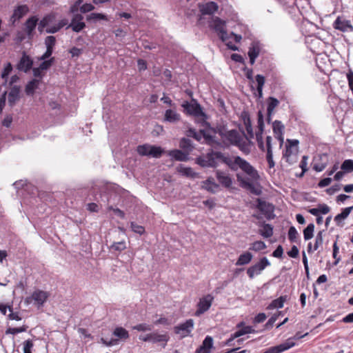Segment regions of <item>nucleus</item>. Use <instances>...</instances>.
Returning a JSON list of instances; mask_svg holds the SVG:
<instances>
[{"instance_id": "obj_1", "label": "nucleus", "mask_w": 353, "mask_h": 353, "mask_svg": "<svg viewBox=\"0 0 353 353\" xmlns=\"http://www.w3.org/2000/svg\"><path fill=\"white\" fill-rule=\"evenodd\" d=\"M205 157L206 165H208L210 168H216L219 163L221 162L227 165L232 170L236 171L240 168L253 180H256L259 177L256 170L249 162L239 156L230 157L221 152L212 151L208 152Z\"/></svg>"}, {"instance_id": "obj_2", "label": "nucleus", "mask_w": 353, "mask_h": 353, "mask_svg": "<svg viewBox=\"0 0 353 353\" xmlns=\"http://www.w3.org/2000/svg\"><path fill=\"white\" fill-rule=\"evenodd\" d=\"M187 136L192 137L198 141L204 139L205 143L214 148L223 147V144L216 139L215 136L211 134L210 131L201 130L199 132H196L194 129L190 128L187 131Z\"/></svg>"}, {"instance_id": "obj_3", "label": "nucleus", "mask_w": 353, "mask_h": 353, "mask_svg": "<svg viewBox=\"0 0 353 353\" xmlns=\"http://www.w3.org/2000/svg\"><path fill=\"white\" fill-rule=\"evenodd\" d=\"M210 27L214 30L222 41H226L229 39V34L226 31L225 21L220 18L212 17L210 23Z\"/></svg>"}, {"instance_id": "obj_4", "label": "nucleus", "mask_w": 353, "mask_h": 353, "mask_svg": "<svg viewBox=\"0 0 353 353\" xmlns=\"http://www.w3.org/2000/svg\"><path fill=\"white\" fill-rule=\"evenodd\" d=\"M270 265V262L266 257L261 258L259 261L254 265L250 266L247 270V274L250 279L255 276L261 274L265 268Z\"/></svg>"}, {"instance_id": "obj_5", "label": "nucleus", "mask_w": 353, "mask_h": 353, "mask_svg": "<svg viewBox=\"0 0 353 353\" xmlns=\"http://www.w3.org/2000/svg\"><path fill=\"white\" fill-rule=\"evenodd\" d=\"M48 296L49 294L47 292L37 290L32 294L30 296H28L25 299V303L26 304H30L32 301H34V304L40 307L43 305Z\"/></svg>"}, {"instance_id": "obj_6", "label": "nucleus", "mask_w": 353, "mask_h": 353, "mask_svg": "<svg viewBox=\"0 0 353 353\" xmlns=\"http://www.w3.org/2000/svg\"><path fill=\"white\" fill-rule=\"evenodd\" d=\"M214 301V296L212 294H207L199 299L197 303V310L195 315L199 316L207 312L211 307Z\"/></svg>"}, {"instance_id": "obj_7", "label": "nucleus", "mask_w": 353, "mask_h": 353, "mask_svg": "<svg viewBox=\"0 0 353 353\" xmlns=\"http://www.w3.org/2000/svg\"><path fill=\"white\" fill-rule=\"evenodd\" d=\"M194 321L188 319L185 322L181 323L174 327V333L179 335L183 339L190 334L194 329Z\"/></svg>"}, {"instance_id": "obj_8", "label": "nucleus", "mask_w": 353, "mask_h": 353, "mask_svg": "<svg viewBox=\"0 0 353 353\" xmlns=\"http://www.w3.org/2000/svg\"><path fill=\"white\" fill-rule=\"evenodd\" d=\"M187 112L197 118L201 119L202 121H205L206 119V114L203 112L202 108L199 104L197 103H188L184 104L183 105Z\"/></svg>"}, {"instance_id": "obj_9", "label": "nucleus", "mask_w": 353, "mask_h": 353, "mask_svg": "<svg viewBox=\"0 0 353 353\" xmlns=\"http://www.w3.org/2000/svg\"><path fill=\"white\" fill-rule=\"evenodd\" d=\"M56 21V14L54 13H50L49 14H47L45 16L39 23L38 26V30L39 32H43V29L46 28V32H47V30L55 26L57 24L55 23Z\"/></svg>"}, {"instance_id": "obj_10", "label": "nucleus", "mask_w": 353, "mask_h": 353, "mask_svg": "<svg viewBox=\"0 0 353 353\" xmlns=\"http://www.w3.org/2000/svg\"><path fill=\"white\" fill-rule=\"evenodd\" d=\"M83 17L80 14H74L72 18L70 23L67 28H72L75 32H79L85 28V23L83 21Z\"/></svg>"}, {"instance_id": "obj_11", "label": "nucleus", "mask_w": 353, "mask_h": 353, "mask_svg": "<svg viewBox=\"0 0 353 353\" xmlns=\"http://www.w3.org/2000/svg\"><path fill=\"white\" fill-rule=\"evenodd\" d=\"M219 134L222 138L226 139L230 144L234 145L239 144V141H242L239 133L234 130H229L225 132L220 130H219Z\"/></svg>"}, {"instance_id": "obj_12", "label": "nucleus", "mask_w": 353, "mask_h": 353, "mask_svg": "<svg viewBox=\"0 0 353 353\" xmlns=\"http://www.w3.org/2000/svg\"><path fill=\"white\" fill-rule=\"evenodd\" d=\"M333 26L335 29L341 32H349L353 30V26L350 21L343 17H338L334 22Z\"/></svg>"}, {"instance_id": "obj_13", "label": "nucleus", "mask_w": 353, "mask_h": 353, "mask_svg": "<svg viewBox=\"0 0 353 353\" xmlns=\"http://www.w3.org/2000/svg\"><path fill=\"white\" fill-rule=\"evenodd\" d=\"M256 208L265 215L268 219L272 218L274 206L272 204L259 199L257 200Z\"/></svg>"}, {"instance_id": "obj_14", "label": "nucleus", "mask_w": 353, "mask_h": 353, "mask_svg": "<svg viewBox=\"0 0 353 353\" xmlns=\"http://www.w3.org/2000/svg\"><path fill=\"white\" fill-rule=\"evenodd\" d=\"M258 125H259V132L256 133V139L257 142L258 147L262 151L265 150V144L263 141V132L264 128L263 115L261 112L259 113L258 118Z\"/></svg>"}, {"instance_id": "obj_15", "label": "nucleus", "mask_w": 353, "mask_h": 353, "mask_svg": "<svg viewBox=\"0 0 353 353\" xmlns=\"http://www.w3.org/2000/svg\"><path fill=\"white\" fill-rule=\"evenodd\" d=\"M216 176L219 183L225 188H229L232 185V179L229 174L221 170L216 171Z\"/></svg>"}, {"instance_id": "obj_16", "label": "nucleus", "mask_w": 353, "mask_h": 353, "mask_svg": "<svg viewBox=\"0 0 353 353\" xmlns=\"http://www.w3.org/2000/svg\"><path fill=\"white\" fill-rule=\"evenodd\" d=\"M272 141V138L270 136H267V137L265 139V147L266 152H267L266 160L268 161V166L270 168H273L275 165V163L273 160Z\"/></svg>"}, {"instance_id": "obj_17", "label": "nucleus", "mask_w": 353, "mask_h": 353, "mask_svg": "<svg viewBox=\"0 0 353 353\" xmlns=\"http://www.w3.org/2000/svg\"><path fill=\"white\" fill-rule=\"evenodd\" d=\"M28 7L26 5H21L17 7L10 17L12 24H14L17 21L22 18L28 12Z\"/></svg>"}, {"instance_id": "obj_18", "label": "nucleus", "mask_w": 353, "mask_h": 353, "mask_svg": "<svg viewBox=\"0 0 353 353\" xmlns=\"http://www.w3.org/2000/svg\"><path fill=\"white\" fill-rule=\"evenodd\" d=\"M32 59L24 52L17 64V69L26 72L32 68Z\"/></svg>"}, {"instance_id": "obj_19", "label": "nucleus", "mask_w": 353, "mask_h": 353, "mask_svg": "<svg viewBox=\"0 0 353 353\" xmlns=\"http://www.w3.org/2000/svg\"><path fill=\"white\" fill-rule=\"evenodd\" d=\"M273 132L275 137L279 139L281 142V144L283 142V131H284V125L280 121H274L272 123Z\"/></svg>"}, {"instance_id": "obj_20", "label": "nucleus", "mask_w": 353, "mask_h": 353, "mask_svg": "<svg viewBox=\"0 0 353 353\" xmlns=\"http://www.w3.org/2000/svg\"><path fill=\"white\" fill-rule=\"evenodd\" d=\"M202 14H212L217 11L219 6L216 3L210 1L199 6Z\"/></svg>"}, {"instance_id": "obj_21", "label": "nucleus", "mask_w": 353, "mask_h": 353, "mask_svg": "<svg viewBox=\"0 0 353 353\" xmlns=\"http://www.w3.org/2000/svg\"><path fill=\"white\" fill-rule=\"evenodd\" d=\"M261 47L258 43H252L251 44L248 52L251 65L254 63L256 59L259 55Z\"/></svg>"}, {"instance_id": "obj_22", "label": "nucleus", "mask_w": 353, "mask_h": 353, "mask_svg": "<svg viewBox=\"0 0 353 353\" xmlns=\"http://www.w3.org/2000/svg\"><path fill=\"white\" fill-rule=\"evenodd\" d=\"M168 155L172 159L179 161H187L189 160L188 152H185L180 150H170Z\"/></svg>"}, {"instance_id": "obj_23", "label": "nucleus", "mask_w": 353, "mask_h": 353, "mask_svg": "<svg viewBox=\"0 0 353 353\" xmlns=\"http://www.w3.org/2000/svg\"><path fill=\"white\" fill-rule=\"evenodd\" d=\"M213 345V339L207 336L203 341L202 345L196 350V353H210Z\"/></svg>"}, {"instance_id": "obj_24", "label": "nucleus", "mask_w": 353, "mask_h": 353, "mask_svg": "<svg viewBox=\"0 0 353 353\" xmlns=\"http://www.w3.org/2000/svg\"><path fill=\"white\" fill-rule=\"evenodd\" d=\"M38 18L35 16L30 17L25 23V31L27 35L30 37L38 23Z\"/></svg>"}, {"instance_id": "obj_25", "label": "nucleus", "mask_w": 353, "mask_h": 353, "mask_svg": "<svg viewBox=\"0 0 353 353\" xmlns=\"http://www.w3.org/2000/svg\"><path fill=\"white\" fill-rule=\"evenodd\" d=\"M170 337L167 333L164 334H159L157 332L152 333V341L151 342L153 343H162V347H165L168 341H169Z\"/></svg>"}, {"instance_id": "obj_26", "label": "nucleus", "mask_w": 353, "mask_h": 353, "mask_svg": "<svg viewBox=\"0 0 353 353\" xmlns=\"http://www.w3.org/2000/svg\"><path fill=\"white\" fill-rule=\"evenodd\" d=\"M328 163V156L326 154H323L319 156V162L315 161L313 169L316 172L323 171Z\"/></svg>"}, {"instance_id": "obj_27", "label": "nucleus", "mask_w": 353, "mask_h": 353, "mask_svg": "<svg viewBox=\"0 0 353 353\" xmlns=\"http://www.w3.org/2000/svg\"><path fill=\"white\" fill-rule=\"evenodd\" d=\"M20 88L17 85H14L11 88L10 91L8 94V103L12 106L19 99Z\"/></svg>"}, {"instance_id": "obj_28", "label": "nucleus", "mask_w": 353, "mask_h": 353, "mask_svg": "<svg viewBox=\"0 0 353 353\" xmlns=\"http://www.w3.org/2000/svg\"><path fill=\"white\" fill-rule=\"evenodd\" d=\"M261 229L259 230V234L265 239L270 238L273 234V227L265 223H261L259 224Z\"/></svg>"}, {"instance_id": "obj_29", "label": "nucleus", "mask_w": 353, "mask_h": 353, "mask_svg": "<svg viewBox=\"0 0 353 353\" xmlns=\"http://www.w3.org/2000/svg\"><path fill=\"white\" fill-rule=\"evenodd\" d=\"M181 119V116L175 110L168 109L165 112L164 120L170 123H176Z\"/></svg>"}, {"instance_id": "obj_30", "label": "nucleus", "mask_w": 353, "mask_h": 353, "mask_svg": "<svg viewBox=\"0 0 353 353\" xmlns=\"http://www.w3.org/2000/svg\"><path fill=\"white\" fill-rule=\"evenodd\" d=\"M279 104V101L277 99L270 97L268 99V108H267V112H268V121L271 119V114L274 112L276 107L278 106Z\"/></svg>"}, {"instance_id": "obj_31", "label": "nucleus", "mask_w": 353, "mask_h": 353, "mask_svg": "<svg viewBox=\"0 0 353 353\" xmlns=\"http://www.w3.org/2000/svg\"><path fill=\"white\" fill-rule=\"evenodd\" d=\"M202 188L210 192L214 193L219 188V185L214 181L212 178H208L203 182Z\"/></svg>"}, {"instance_id": "obj_32", "label": "nucleus", "mask_w": 353, "mask_h": 353, "mask_svg": "<svg viewBox=\"0 0 353 353\" xmlns=\"http://www.w3.org/2000/svg\"><path fill=\"white\" fill-rule=\"evenodd\" d=\"M112 334L114 336H116L117 337L116 339H118L119 341V340L125 341V340L128 339L130 336L128 332L125 328H123L122 327H116L114 330Z\"/></svg>"}, {"instance_id": "obj_33", "label": "nucleus", "mask_w": 353, "mask_h": 353, "mask_svg": "<svg viewBox=\"0 0 353 353\" xmlns=\"http://www.w3.org/2000/svg\"><path fill=\"white\" fill-rule=\"evenodd\" d=\"M252 257H253V255L250 252H245L241 254L239 256V258L236 262V265H247L252 261Z\"/></svg>"}, {"instance_id": "obj_34", "label": "nucleus", "mask_w": 353, "mask_h": 353, "mask_svg": "<svg viewBox=\"0 0 353 353\" xmlns=\"http://www.w3.org/2000/svg\"><path fill=\"white\" fill-rule=\"evenodd\" d=\"M352 210H353V206L345 208L343 210L341 213L338 214L334 217V221L336 223V225L339 226L341 225V222L343 220L345 219L349 216V214H350V212H352Z\"/></svg>"}, {"instance_id": "obj_35", "label": "nucleus", "mask_w": 353, "mask_h": 353, "mask_svg": "<svg viewBox=\"0 0 353 353\" xmlns=\"http://www.w3.org/2000/svg\"><path fill=\"white\" fill-rule=\"evenodd\" d=\"M287 296H281L279 298L273 300L270 304L268 306V310H272L275 308H282L284 303L287 301Z\"/></svg>"}, {"instance_id": "obj_36", "label": "nucleus", "mask_w": 353, "mask_h": 353, "mask_svg": "<svg viewBox=\"0 0 353 353\" xmlns=\"http://www.w3.org/2000/svg\"><path fill=\"white\" fill-rule=\"evenodd\" d=\"M176 170L178 172L185 176L194 178L196 176V173L191 168L185 167L183 165H179Z\"/></svg>"}, {"instance_id": "obj_37", "label": "nucleus", "mask_w": 353, "mask_h": 353, "mask_svg": "<svg viewBox=\"0 0 353 353\" xmlns=\"http://www.w3.org/2000/svg\"><path fill=\"white\" fill-rule=\"evenodd\" d=\"M39 84V80L32 79L26 86V93L28 95H32L34 90L38 88Z\"/></svg>"}, {"instance_id": "obj_38", "label": "nucleus", "mask_w": 353, "mask_h": 353, "mask_svg": "<svg viewBox=\"0 0 353 353\" xmlns=\"http://www.w3.org/2000/svg\"><path fill=\"white\" fill-rule=\"evenodd\" d=\"M88 21L96 23L99 20H108L106 15L101 13H91L86 17Z\"/></svg>"}, {"instance_id": "obj_39", "label": "nucleus", "mask_w": 353, "mask_h": 353, "mask_svg": "<svg viewBox=\"0 0 353 353\" xmlns=\"http://www.w3.org/2000/svg\"><path fill=\"white\" fill-rule=\"evenodd\" d=\"M256 81L257 83V92L259 97L261 98L263 96V87L265 83V77L261 74H257L256 76Z\"/></svg>"}, {"instance_id": "obj_40", "label": "nucleus", "mask_w": 353, "mask_h": 353, "mask_svg": "<svg viewBox=\"0 0 353 353\" xmlns=\"http://www.w3.org/2000/svg\"><path fill=\"white\" fill-rule=\"evenodd\" d=\"M179 146L183 150H185L186 152H190L193 149V145L192 141L186 138H183L181 139L179 143Z\"/></svg>"}, {"instance_id": "obj_41", "label": "nucleus", "mask_w": 353, "mask_h": 353, "mask_svg": "<svg viewBox=\"0 0 353 353\" xmlns=\"http://www.w3.org/2000/svg\"><path fill=\"white\" fill-rule=\"evenodd\" d=\"M314 225L310 223L303 230V236L305 241L311 239L314 236Z\"/></svg>"}, {"instance_id": "obj_42", "label": "nucleus", "mask_w": 353, "mask_h": 353, "mask_svg": "<svg viewBox=\"0 0 353 353\" xmlns=\"http://www.w3.org/2000/svg\"><path fill=\"white\" fill-rule=\"evenodd\" d=\"M163 153V150L159 146L150 145V156L154 158H159Z\"/></svg>"}, {"instance_id": "obj_43", "label": "nucleus", "mask_w": 353, "mask_h": 353, "mask_svg": "<svg viewBox=\"0 0 353 353\" xmlns=\"http://www.w3.org/2000/svg\"><path fill=\"white\" fill-rule=\"evenodd\" d=\"M67 24H68V20L62 19L55 26H53V27L49 28L47 30V33H51V34L56 33L59 30H61L63 26H66Z\"/></svg>"}, {"instance_id": "obj_44", "label": "nucleus", "mask_w": 353, "mask_h": 353, "mask_svg": "<svg viewBox=\"0 0 353 353\" xmlns=\"http://www.w3.org/2000/svg\"><path fill=\"white\" fill-rule=\"evenodd\" d=\"M110 249L113 251L121 252L126 249V243L125 241L113 243Z\"/></svg>"}, {"instance_id": "obj_45", "label": "nucleus", "mask_w": 353, "mask_h": 353, "mask_svg": "<svg viewBox=\"0 0 353 353\" xmlns=\"http://www.w3.org/2000/svg\"><path fill=\"white\" fill-rule=\"evenodd\" d=\"M341 168L344 172H352L353 171V160H345L341 164Z\"/></svg>"}, {"instance_id": "obj_46", "label": "nucleus", "mask_w": 353, "mask_h": 353, "mask_svg": "<svg viewBox=\"0 0 353 353\" xmlns=\"http://www.w3.org/2000/svg\"><path fill=\"white\" fill-rule=\"evenodd\" d=\"M137 152L141 156H150V145L143 144L137 146Z\"/></svg>"}, {"instance_id": "obj_47", "label": "nucleus", "mask_w": 353, "mask_h": 353, "mask_svg": "<svg viewBox=\"0 0 353 353\" xmlns=\"http://www.w3.org/2000/svg\"><path fill=\"white\" fill-rule=\"evenodd\" d=\"M293 156V149L291 148V145H286V149L285 153L283 154V157L286 159V161L289 162V163L292 164L294 161V159L292 158Z\"/></svg>"}, {"instance_id": "obj_48", "label": "nucleus", "mask_w": 353, "mask_h": 353, "mask_svg": "<svg viewBox=\"0 0 353 353\" xmlns=\"http://www.w3.org/2000/svg\"><path fill=\"white\" fill-rule=\"evenodd\" d=\"M28 329V326L23 325L20 327H9L6 330V334H17L18 333L26 332Z\"/></svg>"}, {"instance_id": "obj_49", "label": "nucleus", "mask_w": 353, "mask_h": 353, "mask_svg": "<svg viewBox=\"0 0 353 353\" xmlns=\"http://www.w3.org/2000/svg\"><path fill=\"white\" fill-rule=\"evenodd\" d=\"M244 125L245 127L246 132H247L248 134L249 135L250 138V139L254 138L253 130H252L251 121H250V119L249 117L244 118Z\"/></svg>"}, {"instance_id": "obj_50", "label": "nucleus", "mask_w": 353, "mask_h": 353, "mask_svg": "<svg viewBox=\"0 0 353 353\" xmlns=\"http://www.w3.org/2000/svg\"><path fill=\"white\" fill-rule=\"evenodd\" d=\"M34 347L33 341L30 339H28L23 343V353H32V350Z\"/></svg>"}, {"instance_id": "obj_51", "label": "nucleus", "mask_w": 353, "mask_h": 353, "mask_svg": "<svg viewBox=\"0 0 353 353\" xmlns=\"http://www.w3.org/2000/svg\"><path fill=\"white\" fill-rule=\"evenodd\" d=\"M324 231H319L315 238V243L314 245V250H316L319 249V246L322 245L323 239V233Z\"/></svg>"}, {"instance_id": "obj_52", "label": "nucleus", "mask_w": 353, "mask_h": 353, "mask_svg": "<svg viewBox=\"0 0 353 353\" xmlns=\"http://www.w3.org/2000/svg\"><path fill=\"white\" fill-rule=\"evenodd\" d=\"M265 248H266V245L263 241H257L254 242L252 244L250 249L257 252V251L264 250Z\"/></svg>"}, {"instance_id": "obj_53", "label": "nucleus", "mask_w": 353, "mask_h": 353, "mask_svg": "<svg viewBox=\"0 0 353 353\" xmlns=\"http://www.w3.org/2000/svg\"><path fill=\"white\" fill-rule=\"evenodd\" d=\"M55 43L56 39L54 36H48L45 39L46 49H50L53 50Z\"/></svg>"}, {"instance_id": "obj_54", "label": "nucleus", "mask_w": 353, "mask_h": 353, "mask_svg": "<svg viewBox=\"0 0 353 353\" xmlns=\"http://www.w3.org/2000/svg\"><path fill=\"white\" fill-rule=\"evenodd\" d=\"M12 70V66L10 63H8L3 68L1 73V78L5 80V83L7 81V79L11 71Z\"/></svg>"}, {"instance_id": "obj_55", "label": "nucleus", "mask_w": 353, "mask_h": 353, "mask_svg": "<svg viewBox=\"0 0 353 353\" xmlns=\"http://www.w3.org/2000/svg\"><path fill=\"white\" fill-rule=\"evenodd\" d=\"M152 325L147 323H140L133 327L134 330L141 332L152 330Z\"/></svg>"}, {"instance_id": "obj_56", "label": "nucleus", "mask_w": 353, "mask_h": 353, "mask_svg": "<svg viewBox=\"0 0 353 353\" xmlns=\"http://www.w3.org/2000/svg\"><path fill=\"white\" fill-rule=\"evenodd\" d=\"M298 236V232L294 226L290 228L288 230V239L291 242H295Z\"/></svg>"}, {"instance_id": "obj_57", "label": "nucleus", "mask_w": 353, "mask_h": 353, "mask_svg": "<svg viewBox=\"0 0 353 353\" xmlns=\"http://www.w3.org/2000/svg\"><path fill=\"white\" fill-rule=\"evenodd\" d=\"M236 177H237L238 181L240 183L241 185L243 188H250L252 186V183L248 179H245V178L241 176L240 174H237Z\"/></svg>"}, {"instance_id": "obj_58", "label": "nucleus", "mask_w": 353, "mask_h": 353, "mask_svg": "<svg viewBox=\"0 0 353 353\" xmlns=\"http://www.w3.org/2000/svg\"><path fill=\"white\" fill-rule=\"evenodd\" d=\"M130 227L133 232L139 234H142L145 232V228L143 226L139 225L134 222H131Z\"/></svg>"}, {"instance_id": "obj_59", "label": "nucleus", "mask_w": 353, "mask_h": 353, "mask_svg": "<svg viewBox=\"0 0 353 353\" xmlns=\"http://www.w3.org/2000/svg\"><path fill=\"white\" fill-rule=\"evenodd\" d=\"M236 145L245 154H248L250 152V147L245 142L242 143V141H240L239 143Z\"/></svg>"}, {"instance_id": "obj_60", "label": "nucleus", "mask_w": 353, "mask_h": 353, "mask_svg": "<svg viewBox=\"0 0 353 353\" xmlns=\"http://www.w3.org/2000/svg\"><path fill=\"white\" fill-rule=\"evenodd\" d=\"M43 61L39 65V68L41 70H45L48 69L52 64L54 61V58H51L49 60H43Z\"/></svg>"}, {"instance_id": "obj_61", "label": "nucleus", "mask_w": 353, "mask_h": 353, "mask_svg": "<svg viewBox=\"0 0 353 353\" xmlns=\"http://www.w3.org/2000/svg\"><path fill=\"white\" fill-rule=\"evenodd\" d=\"M307 157L303 156L300 163V168L302 169V173L300 174V176H302L304 174V173L307 170Z\"/></svg>"}, {"instance_id": "obj_62", "label": "nucleus", "mask_w": 353, "mask_h": 353, "mask_svg": "<svg viewBox=\"0 0 353 353\" xmlns=\"http://www.w3.org/2000/svg\"><path fill=\"white\" fill-rule=\"evenodd\" d=\"M80 11L82 13L90 12L94 9V6L91 3H85L80 7Z\"/></svg>"}, {"instance_id": "obj_63", "label": "nucleus", "mask_w": 353, "mask_h": 353, "mask_svg": "<svg viewBox=\"0 0 353 353\" xmlns=\"http://www.w3.org/2000/svg\"><path fill=\"white\" fill-rule=\"evenodd\" d=\"M69 52L71 54L72 57H79L83 52V50L73 47L70 50Z\"/></svg>"}, {"instance_id": "obj_64", "label": "nucleus", "mask_w": 353, "mask_h": 353, "mask_svg": "<svg viewBox=\"0 0 353 353\" xmlns=\"http://www.w3.org/2000/svg\"><path fill=\"white\" fill-rule=\"evenodd\" d=\"M347 79L350 90H353V71L350 70L347 74Z\"/></svg>"}]
</instances>
